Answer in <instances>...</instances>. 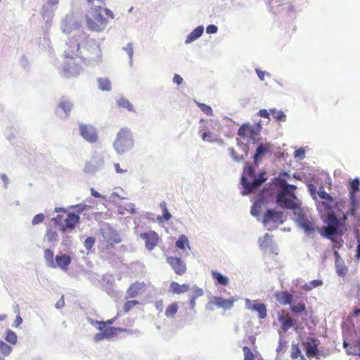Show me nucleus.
Instances as JSON below:
<instances>
[{
    "mask_svg": "<svg viewBox=\"0 0 360 360\" xmlns=\"http://www.w3.org/2000/svg\"><path fill=\"white\" fill-rule=\"evenodd\" d=\"M83 60L77 55L65 54L62 68L63 76L66 79L77 77L83 71Z\"/></svg>",
    "mask_w": 360,
    "mask_h": 360,
    "instance_id": "20e7f679",
    "label": "nucleus"
},
{
    "mask_svg": "<svg viewBox=\"0 0 360 360\" xmlns=\"http://www.w3.org/2000/svg\"><path fill=\"white\" fill-rule=\"evenodd\" d=\"M173 82L176 84L180 85L183 82V78L180 75L176 74L174 76Z\"/></svg>",
    "mask_w": 360,
    "mask_h": 360,
    "instance_id": "e2e57ef3",
    "label": "nucleus"
},
{
    "mask_svg": "<svg viewBox=\"0 0 360 360\" xmlns=\"http://www.w3.org/2000/svg\"><path fill=\"white\" fill-rule=\"evenodd\" d=\"M160 207L162 209V213H163L162 217L164 219L165 221H169L172 218V215L167 210L166 202L162 201L160 204Z\"/></svg>",
    "mask_w": 360,
    "mask_h": 360,
    "instance_id": "a18cd8bd",
    "label": "nucleus"
},
{
    "mask_svg": "<svg viewBox=\"0 0 360 360\" xmlns=\"http://www.w3.org/2000/svg\"><path fill=\"white\" fill-rule=\"evenodd\" d=\"M112 338V334L110 333V332L108 333V331H105V333H97L94 336V340L96 342H99V341L103 340V339H109V338Z\"/></svg>",
    "mask_w": 360,
    "mask_h": 360,
    "instance_id": "8fccbe9b",
    "label": "nucleus"
},
{
    "mask_svg": "<svg viewBox=\"0 0 360 360\" xmlns=\"http://www.w3.org/2000/svg\"><path fill=\"white\" fill-rule=\"evenodd\" d=\"M140 237L145 240L146 247L148 250H153L158 244L160 238L154 231L141 233Z\"/></svg>",
    "mask_w": 360,
    "mask_h": 360,
    "instance_id": "f8f14e48",
    "label": "nucleus"
},
{
    "mask_svg": "<svg viewBox=\"0 0 360 360\" xmlns=\"http://www.w3.org/2000/svg\"><path fill=\"white\" fill-rule=\"evenodd\" d=\"M270 114V111L268 112L266 109H261L258 112V115L264 118H269Z\"/></svg>",
    "mask_w": 360,
    "mask_h": 360,
    "instance_id": "680f3d73",
    "label": "nucleus"
},
{
    "mask_svg": "<svg viewBox=\"0 0 360 360\" xmlns=\"http://www.w3.org/2000/svg\"><path fill=\"white\" fill-rule=\"evenodd\" d=\"M243 351L244 353V359L243 360H254L255 359V355L250 350L249 347L247 346H244L243 347Z\"/></svg>",
    "mask_w": 360,
    "mask_h": 360,
    "instance_id": "09e8293b",
    "label": "nucleus"
},
{
    "mask_svg": "<svg viewBox=\"0 0 360 360\" xmlns=\"http://www.w3.org/2000/svg\"><path fill=\"white\" fill-rule=\"evenodd\" d=\"M195 103L205 115L208 116H212L213 115V110L210 105L198 101H195Z\"/></svg>",
    "mask_w": 360,
    "mask_h": 360,
    "instance_id": "79ce46f5",
    "label": "nucleus"
},
{
    "mask_svg": "<svg viewBox=\"0 0 360 360\" xmlns=\"http://www.w3.org/2000/svg\"><path fill=\"white\" fill-rule=\"evenodd\" d=\"M317 353V347L310 342L306 344V354L307 356H315Z\"/></svg>",
    "mask_w": 360,
    "mask_h": 360,
    "instance_id": "49530a36",
    "label": "nucleus"
},
{
    "mask_svg": "<svg viewBox=\"0 0 360 360\" xmlns=\"http://www.w3.org/2000/svg\"><path fill=\"white\" fill-rule=\"evenodd\" d=\"M217 27L214 25H210L206 28V32L208 34H214L217 32Z\"/></svg>",
    "mask_w": 360,
    "mask_h": 360,
    "instance_id": "bf43d9fd",
    "label": "nucleus"
},
{
    "mask_svg": "<svg viewBox=\"0 0 360 360\" xmlns=\"http://www.w3.org/2000/svg\"><path fill=\"white\" fill-rule=\"evenodd\" d=\"M325 236L330 239H332L331 236L337 233V226H328L324 228Z\"/></svg>",
    "mask_w": 360,
    "mask_h": 360,
    "instance_id": "de8ad7c7",
    "label": "nucleus"
},
{
    "mask_svg": "<svg viewBox=\"0 0 360 360\" xmlns=\"http://www.w3.org/2000/svg\"><path fill=\"white\" fill-rule=\"evenodd\" d=\"M146 284L143 282H135L130 285L127 292L129 297H135L145 290Z\"/></svg>",
    "mask_w": 360,
    "mask_h": 360,
    "instance_id": "aec40b11",
    "label": "nucleus"
},
{
    "mask_svg": "<svg viewBox=\"0 0 360 360\" xmlns=\"http://www.w3.org/2000/svg\"><path fill=\"white\" fill-rule=\"evenodd\" d=\"M117 105L120 108L127 109L129 112H135L134 105L124 97L119 98L116 101Z\"/></svg>",
    "mask_w": 360,
    "mask_h": 360,
    "instance_id": "bb28decb",
    "label": "nucleus"
},
{
    "mask_svg": "<svg viewBox=\"0 0 360 360\" xmlns=\"http://www.w3.org/2000/svg\"><path fill=\"white\" fill-rule=\"evenodd\" d=\"M259 246L262 249L266 250L271 245L272 236L269 233L265 234L262 238L259 239Z\"/></svg>",
    "mask_w": 360,
    "mask_h": 360,
    "instance_id": "2f4dec72",
    "label": "nucleus"
},
{
    "mask_svg": "<svg viewBox=\"0 0 360 360\" xmlns=\"http://www.w3.org/2000/svg\"><path fill=\"white\" fill-rule=\"evenodd\" d=\"M0 178L1 179L4 181V188H7V186H8V178L6 174H1L0 175Z\"/></svg>",
    "mask_w": 360,
    "mask_h": 360,
    "instance_id": "69168bd1",
    "label": "nucleus"
},
{
    "mask_svg": "<svg viewBox=\"0 0 360 360\" xmlns=\"http://www.w3.org/2000/svg\"><path fill=\"white\" fill-rule=\"evenodd\" d=\"M262 222L265 226L273 225L276 228L284 222L283 214L282 212L269 209L265 212Z\"/></svg>",
    "mask_w": 360,
    "mask_h": 360,
    "instance_id": "6e6552de",
    "label": "nucleus"
},
{
    "mask_svg": "<svg viewBox=\"0 0 360 360\" xmlns=\"http://www.w3.org/2000/svg\"><path fill=\"white\" fill-rule=\"evenodd\" d=\"M102 163V159L93 160L91 161L87 162L85 164L84 170L86 173L94 172L101 167Z\"/></svg>",
    "mask_w": 360,
    "mask_h": 360,
    "instance_id": "393cba45",
    "label": "nucleus"
},
{
    "mask_svg": "<svg viewBox=\"0 0 360 360\" xmlns=\"http://www.w3.org/2000/svg\"><path fill=\"white\" fill-rule=\"evenodd\" d=\"M211 275L217 285L226 286L229 284V278L221 273L217 271H212Z\"/></svg>",
    "mask_w": 360,
    "mask_h": 360,
    "instance_id": "a878e982",
    "label": "nucleus"
},
{
    "mask_svg": "<svg viewBox=\"0 0 360 360\" xmlns=\"http://www.w3.org/2000/svg\"><path fill=\"white\" fill-rule=\"evenodd\" d=\"M44 259L46 262L48 266L51 268V265H53L55 259L53 252L50 249H46L44 250Z\"/></svg>",
    "mask_w": 360,
    "mask_h": 360,
    "instance_id": "58836bf2",
    "label": "nucleus"
},
{
    "mask_svg": "<svg viewBox=\"0 0 360 360\" xmlns=\"http://www.w3.org/2000/svg\"><path fill=\"white\" fill-rule=\"evenodd\" d=\"M103 11L96 8L88 10L85 15V20L89 30L95 32L104 31L108 23V18H109L105 17L103 14Z\"/></svg>",
    "mask_w": 360,
    "mask_h": 360,
    "instance_id": "7ed1b4c3",
    "label": "nucleus"
},
{
    "mask_svg": "<svg viewBox=\"0 0 360 360\" xmlns=\"http://www.w3.org/2000/svg\"><path fill=\"white\" fill-rule=\"evenodd\" d=\"M65 305V301L63 295L61 297V298L56 303V307L57 309H61Z\"/></svg>",
    "mask_w": 360,
    "mask_h": 360,
    "instance_id": "0e129e2a",
    "label": "nucleus"
},
{
    "mask_svg": "<svg viewBox=\"0 0 360 360\" xmlns=\"http://www.w3.org/2000/svg\"><path fill=\"white\" fill-rule=\"evenodd\" d=\"M163 301L162 300H160L158 302H156L155 303V307L157 308V309H158L160 311H162V309H163Z\"/></svg>",
    "mask_w": 360,
    "mask_h": 360,
    "instance_id": "338daca9",
    "label": "nucleus"
},
{
    "mask_svg": "<svg viewBox=\"0 0 360 360\" xmlns=\"http://www.w3.org/2000/svg\"><path fill=\"white\" fill-rule=\"evenodd\" d=\"M335 267L337 274L342 277L345 276L347 273V268L343 264L342 262L337 259L335 261Z\"/></svg>",
    "mask_w": 360,
    "mask_h": 360,
    "instance_id": "4c0bfd02",
    "label": "nucleus"
},
{
    "mask_svg": "<svg viewBox=\"0 0 360 360\" xmlns=\"http://www.w3.org/2000/svg\"><path fill=\"white\" fill-rule=\"evenodd\" d=\"M58 108L63 110L66 117L70 115V112L72 109L73 103L68 99L62 98L58 105Z\"/></svg>",
    "mask_w": 360,
    "mask_h": 360,
    "instance_id": "c85d7f7f",
    "label": "nucleus"
},
{
    "mask_svg": "<svg viewBox=\"0 0 360 360\" xmlns=\"http://www.w3.org/2000/svg\"><path fill=\"white\" fill-rule=\"evenodd\" d=\"M134 145L132 134L129 129H120L114 143L115 150L121 154L129 150Z\"/></svg>",
    "mask_w": 360,
    "mask_h": 360,
    "instance_id": "39448f33",
    "label": "nucleus"
},
{
    "mask_svg": "<svg viewBox=\"0 0 360 360\" xmlns=\"http://www.w3.org/2000/svg\"><path fill=\"white\" fill-rule=\"evenodd\" d=\"M304 150L302 148L297 150L295 152V157H300V156H304Z\"/></svg>",
    "mask_w": 360,
    "mask_h": 360,
    "instance_id": "774afa93",
    "label": "nucleus"
},
{
    "mask_svg": "<svg viewBox=\"0 0 360 360\" xmlns=\"http://www.w3.org/2000/svg\"><path fill=\"white\" fill-rule=\"evenodd\" d=\"M5 340L11 345H15L17 342L18 338L16 333L10 330L7 329L5 333Z\"/></svg>",
    "mask_w": 360,
    "mask_h": 360,
    "instance_id": "c9c22d12",
    "label": "nucleus"
},
{
    "mask_svg": "<svg viewBox=\"0 0 360 360\" xmlns=\"http://www.w3.org/2000/svg\"><path fill=\"white\" fill-rule=\"evenodd\" d=\"M359 185L360 182L358 179H354L350 181V188H349V196L351 202L352 204V207L350 210V214L352 215H354L356 210H355V205H356V198H355V194L359 191Z\"/></svg>",
    "mask_w": 360,
    "mask_h": 360,
    "instance_id": "a211bd4d",
    "label": "nucleus"
},
{
    "mask_svg": "<svg viewBox=\"0 0 360 360\" xmlns=\"http://www.w3.org/2000/svg\"><path fill=\"white\" fill-rule=\"evenodd\" d=\"M323 285V281L321 280H313L307 283H305L302 285V288L306 291L311 290L312 289L321 286Z\"/></svg>",
    "mask_w": 360,
    "mask_h": 360,
    "instance_id": "f704fd0d",
    "label": "nucleus"
},
{
    "mask_svg": "<svg viewBox=\"0 0 360 360\" xmlns=\"http://www.w3.org/2000/svg\"><path fill=\"white\" fill-rule=\"evenodd\" d=\"M95 243V238L93 237H88L84 242V246L86 250H89L92 248Z\"/></svg>",
    "mask_w": 360,
    "mask_h": 360,
    "instance_id": "603ef678",
    "label": "nucleus"
},
{
    "mask_svg": "<svg viewBox=\"0 0 360 360\" xmlns=\"http://www.w3.org/2000/svg\"><path fill=\"white\" fill-rule=\"evenodd\" d=\"M44 214H38L37 215H35L34 217V218L32 219V224L33 225H37V224H39L40 223H42L44 220Z\"/></svg>",
    "mask_w": 360,
    "mask_h": 360,
    "instance_id": "6e6d98bb",
    "label": "nucleus"
},
{
    "mask_svg": "<svg viewBox=\"0 0 360 360\" xmlns=\"http://www.w3.org/2000/svg\"><path fill=\"white\" fill-rule=\"evenodd\" d=\"M81 136L89 143H96L98 140L96 129L91 124L80 123L79 124Z\"/></svg>",
    "mask_w": 360,
    "mask_h": 360,
    "instance_id": "1a4fd4ad",
    "label": "nucleus"
},
{
    "mask_svg": "<svg viewBox=\"0 0 360 360\" xmlns=\"http://www.w3.org/2000/svg\"><path fill=\"white\" fill-rule=\"evenodd\" d=\"M347 214L348 213L343 214L342 219H338L333 212H330L328 213L327 222L328 223L329 226H335L337 227L340 225L343 226L345 223V221L347 220Z\"/></svg>",
    "mask_w": 360,
    "mask_h": 360,
    "instance_id": "412c9836",
    "label": "nucleus"
},
{
    "mask_svg": "<svg viewBox=\"0 0 360 360\" xmlns=\"http://www.w3.org/2000/svg\"><path fill=\"white\" fill-rule=\"evenodd\" d=\"M291 358L292 359H297L298 358L304 359V356L302 354L301 351L300 350L297 345H293L292 346Z\"/></svg>",
    "mask_w": 360,
    "mask_h": 360,
    "instance_id": "c03bdc74",
    "label": "nucleus"
},
{
    "mask_svg": "<svg viewBox=\"0 0 360 360\" xmlns=\"http://www.w3.org/2000/svg\"><path fill=\"white\" fill-rule=\"evenodd\" d=\"M96 323L99 325L98 329L101 331V333H105L108 331V333L112 334V338L116 335V331L119 332H124L126 329L122 328H113L107 326V322L105 321H96Z\"/></svg>",
    "mask_w": 360,
    "mask_h": 360,
    "instance_id": "5701e85b",
    "label": "nucleus"
},
{
    "mask_svg": "<svg viewBox=\"0 0 360 360\" xmlns=\"http://www.w3.org/2000/svg\"><path fill=\"white\" fill-rule=\"evenodd\" d=\"M299 225L304 229L307 235L312 234L315 231L314 222L302 215L298 219Z\"/></svg>",
    "mask_w": 360,
    "mask_h": 360,
    "instance_id": "6ab92c4d",
    "label": "nucleus"
},
{
    "mask_svg": "<svg viewBox=\"0 0 360 360\" xmlns=\"http://www.w3.org/2000/svg\"><path fill=\"white\" fill-rule=\"evenodd\" d=\"M45 238H46L47 241L52 243L58 240V235L56 231L49 229H47L46 232Z\"/></svg>",
    "mask_w": 360,
    "mask_h": 360,
    "instance_id": "ea45409f",
    "label": "nucleus"
},
{
    "mask_svg": "<svg viewBox=\"0 0 360 360\" xmlns=\"http://www.w3.org/2000/svg\"><path fill=\"white\" fill-rule=\"evenodd\" d=\"M278 321L281 323V330L284 333L294 325L292 318L285 310L278 311Z\"/></svg>",
    "mask_w": 360,
    "mask_h": 360,
    "instance_id": "4468645a",
    "label": "nucleus"
},
{
    "mask_svg": "<svg viewBox=\"0 0 360 360\" xmlns=\"http://www.w3.org/2000/svg\"><path fill=\"white\" fill-rule=\"evenodd\" d=\"M186 245L188 246V240L184 235H181L176 242V246L181 250H185Z\"/></svg>",
    "mask_w": 360,
    "mask_h": 360,
    "instance_id": "a19ab883",
    "label": "nucleus"
},
{
    "mask_svg": "<svg viewBox=\"0 0 360 360\" xmlns=\"http://www.w3.org/2000/svg\"><path fill=\"white\" fill-rule=\"evenodd\" d=\"M279 189L276 195V203L281 208L295 210L297 207L295 200L297 197L294 191L297 187L294 185L288 184L285 179H280L278 181Z\"/></svg>",
    "mask_w": 360,
    "mask_h": 360,
    "instance_id": "f257e3e1",
    "label": "nucleus"
},
{
    "mask_svg": "<svg viewBox=\"0 0 360 360\" xmlns=\"http://www.w3.org/2000/svg\"><path fill=\"white\" fill-rule=\"evenodd\" d=\"M179 310V305L176 302L169 304L165 309V314L167 318H173Z\"/></svg>",
    "mask_w": 360,
    "mask_h": 360,
    "instance_id": "473e14b6",
    "label": "nucleus"
},
{
    "mask_svg": "<svg viewBox=\"0 0 360 360\" xmlns=\"http://www.w3.org/2000/svg\"><path fill=\"white\" fill-rule=\"evenodd\" d=\"M331 203L332 202H330L328 201H323L321 202V205L328 212H333L332 209H333V207L331 205Z\"/></svg>",
    "mask_w": 360,
    "mask_h": 360,
    "instance_id": "052dcab7",
    "label": "nucleus"
},
{
    "mask_svg": "<svg viewBox=\"0 0 360 360\" xmlns=\"http://www.w3.org/2000/svg\"><path fill=\"white\" fill-rule=\"evenodd\" d=\"M16 308H17V309H15V312H17L18 314L16 316L15 321L14 323L12 326L13 327H18L22 322V319L21 318V316L20 315V311H19L18 305L16 306Z\"/></svg>",
    "mask_w": 360,
    "mask_h": 360,
    "instance_id": "4d7b16f0",
    "label": "nucleus"
},
{
    "mask_svg": "<svg viewBox=\"0 0 360 360\" xmlns=\"http://www.w3.org/2000/svg\"><path fill=\"white\" fill-rule=\"evenodd\" d=\"M189 285L188 284L180 285L176 281H172L169 285V292L172 294H181L188 292Z\"/></svg>",
    "mask_w": 360,
    "mask_h": 360,
    "instance_id": "b1692460",
    "label": "nucleus"
},
{
    "mask_svg": "<svg viewBox=\"0 0 360 360\" xmlns=\"http://www.w3.org/2000/svg\"><path fill=\"white\" fill-rule=\"evenodd\" d=\"M259 129L251 125L249 123L242 124L238 131V135L244 140L255 141L257 136L259 134Z\"/></svg>",
    "mask_w": 360,
    "mask_h": 360,
    "instance_id": "9d476101",
    "label": "nucleus"
},
{
    "mask_svg": "<svg viewBox=\"0 0 360 360\" xmlns=\"http://www.w3.org/2000/svg\"><path fill=\"white\" fill-rule=\"evenodd\" d=\"M53 221L55 225L60 226V231L65 233L68 230H72L75 229L79 221V217L75 213L69 212L67 214V217L63 219V217L61 214H58L53 219Z\"/></svg>",
    "mask_w": 360,
    "mask_h": 360,
    "instance_id": "423d86ee",
    "label": "nucleus"
},
{
    "mask_svg": "<svg viewBox=\"0 0 360 360\" xmlns=\"http://www.w3.org/2000/svg\"><path fill=\"white\" fill-rule=\"evenodd\" d=\"M265 174V173H261L259 176L256 178L254 167L248 162H246L244 172L241 177V183L245 189L243 194L245 195L252 193L258 188L266 180Z\"/></svg>",
    "mask_w": 360,
    "mask_h": 360,
    "instance_id": "f03ea898",
    "label": "nucleus"
},
{
    "mask_svg": "<svg viewBox=\"0 0 360 360\" xmlns=\"http://www.w3.org/2000/svg\"><path fill=\"white\" fill-rule=\"evenodd\" d=\"M269 150L270 145L269 143H260L257 146L256 153L254 156L255 161L256 162L258 158L268 153Z\"/></svg>",
    "mask_w": 360,
    "mask_h": 360,
    "instance_id": "7c9ffc66",
    "label": "nucleus"
},
{
    "mask_svg": "<svg viewBox=\"0 0 360 360\" xmlns=\"http://www.w3.org/2000/svg\"><path fill=\"white\" fill-rule=\"evenodd\" d=\"M236 302V299L233 297L229 299H224L221 297L215 296L210 300V303L216 306L217 308H220L224 310H229L233 307Z\"/></svg>",
    "mask_w": 360,
    "mask_h": 360,
    "instance_id": "ddd939ff",
    "label": "nucleus"
},
{
    "mask_svg": "<svg viewBox=\"0 0 360 360\" xmlns=\"http://www.w3.org/2000/svg\"><path fill=\"white\" fill-rule=\"evenodd\" d=\"M89 10H92L94 8H99L100 11H103L105 15L111 19L114 18V14L111 10L105 8V0H86Z\"/></svg>",
    "mask_w": 360,
    "mask_h": 360,
    "instance_id": "dca6fc26",
    "label": "nucleus"
},
{
    "mask_svg": "<svg viewBox=\"0 0 360 360\" xmlns=\"http://www.w3.org/2000/svg\"><path fill=\"white\" fill-rule=\"evenodd\" d=\"M270 113L276 121L285 122L286 120V115L282 110L271 109Z\"/></svg>",
    "mask_w": 360,
    "mask_h": 360,
    "instance_id": "e433bc0d",
    "label": "nucleus"
},
{
    "mask_svg": "<svg viewBox=\"0 0 360 360\" xmlns=\"http://www.w3.org/2000/svg\"><path fill=\"white\" fill-rule=\"evenodd\" d=\"M245 307L251 311H255L258 313L259 319H264L266 316V307L264 304L259 303L257 301L245 300Z\"/></svg>",
    "mask_w": 360,
    "mask_h": 360,
    "instance_id": "2eb2a0df",
    "label": "nucleus"
},
{
    "mask_svg": "<svg viewBox=\"0 0 360 360\" xmlns=\"http://www.w3.org/2000/svg\"><path fill=\"white\" fill-rule=\"evenodd\" d=\"M107 241L111 245L120 243L122 241L121 238L116 233L112 236L108 238Z\"/></svg>",
    "mask_w": 360,
    "mask_h": 360,
    "instance_id": "864d4df0",
    "label": "nucleus"
},
{
    "mask_svg": "<svg viewBox=\"0 0 360 360\" xmlns=\"http://www.w3.org/2000/svg\"><path fill=\"white\" fill-rule=\"evenodd\" d=\"M343 347L347 349L348 354L360 356V340L356 341L352 345L344 341Z\"/></svg>",
    "mask_w": 360,
    "mask_h": 360,
    "instance_id": "4be33fe9",
    "label": "nucleus"
},
{
    "mask_svg": "<svg viewBox=\"0 0 360 360\" xmlns=\"http://www.w3.org/2000/svg\"><path fill=\"white\" fill-rule=\"evenodd\" d=\"M0 352L4 356H8L11 353L12 347L3 340H0Z\"/></svg>",
    "mask_w": 360,
    "mask_h": 360,
    "instance_id": "37998d69",
    "label": "nucleus"
},
{
    "mask_svg": "<svg viewBox=\"0 0 360 360\" xmlns=\"http://www.w3.org/2000/svg\"><path fill=\"white\" fill-rule=\"evenodd\" d=\"M98 88L101 91H109L111 90V83L108 78L98 79Z\"/></svg>",
    "mask_w": 360,
    "mask_h": 360,
    "instance_id": "72a5a7b5",
    "label": "nucleus"
},
{
    "mask_svg": "<svg viewBox=\"0 0 360 360\" xmlns=\"http://www.w3.org/2000/svg\"><path fill=\"white\" fill-rule=\"evenodd\" d=\"M204 31V28L202 26H198L195 30H193L186 37L185 42L186 44L191 43L194 40L197 39L200 37Z\"/></svg>",
    "mask_w": 360,
    "mask_h": 360,
    "instance_id": "cd10ccee",
    "label": "nucleus"
},
{
    "mask_svg": "<svg viewBox=\"0 0 360 360\" xmlns=\"http://www.w3.org/2000/svg\"><path fill=\"white\" fill-rule=\"evenodd\" d=\"M139 304L137 300H130L127 301L124 304V311L125 312L129 311L133 307Z\"/></svg>",
    "mask_w": 360,
    "mask_h": 360,
    "instance_id": "3c124183",
    "label": "nucleus"
},
{
    "mask_svg": "<svg viewBox=\"0 0 360 360\" xmlns=\"http://www.w3.org/2000/svg\"><path fill=\"white\" fill-rule=\"evenodd\" d=\"M166 260L177 275L182 276L186 273V265L180 257L169 256Z\"/></svg>",
    "mask_w": 360,
    "mask_h": 360,
    "instance_id": "9b49d317",
    "label": "nucleus"
},
{
    "mask_svg": "<svg viewBox=\"0 0 360 360\" xmlns=\"http://www.w3.org/2000/svg\"><path fill=\"white\" fill-rule=\"evenodd\" d=\"M242 148L244 152V154L243 155H238L233 148H230L229 149L231 158L236 162H240V160H243L245 156L248 155V146L247 145H243Z\"/></svg>",
    "mask_w": 360,
    "mask_h": 360,
    "instance_id": "c756f323",
    "label": "nucleus"
},
{
    "mask_svg": "<svg viewBox=\"0 0 360 360\" xmlns=\"http://www.w3.org/2000/svg\"><path fill=\"white\" fill-rule=\"evenodd\" d=\"M275 298L278 302L282 305L290 304V310L292 313L297 314L306 311V304L303 302H298L296 304H292V295L288 291H281L275 294Z\"/></svg>",
    "mask_w": 360,
    "mask_h": 360,
    "instance_id": "0eeeda50",
    "label": "nucleus"
},
{
    "mask_svg": "<svg viewBox=\"0 0 360 360\" xmlns=\"http://www.w3.org/2000/svg\"><path fill=\"white\" fill-rule=\"evenodd\" d=\"M202 139L204 141H210V142H212L214 141L213 139V135H212V133L210 132V131H205L202 134Z\"/></svg>",
    "mask_w": 360,
    "mask_h": 360,
    "instance_id": "13d9d810",
    "label": "nucleus"
},
{
    "mask_svg": "<svg viewBox=\"0 0 360 360\" xmlns=\"http://www.w3.org/2000/svg\"><path fill=\"white\" fill-rule=\"evenodd\" d=\"M318 195L320 198L326 200L330 202H333V197L326 191H319Z\"/></svg>",
    "mask_w": 360,
    "mask_h": 360,
    "instance_id": "5fc2aeb1",
    "label": "nucleus"
},
{
    "mask_svg": "<svg viewBox=\"0 0 360 360\" xmlns=\"http://www.w3.org/2000/svg\"><path fill=\"white\" fill-rule=\"evenodd\" d=\"M72 258L67 255H58L55 257V261L51 265V268H60L62 270L66 271L68 269V266L70 264Z\"/></svg>",
    "mask_w": 360,
    "mask_h": 360,
    "instance_id": "f3484780",
    "label": "nucleus"
}]
</instances>
